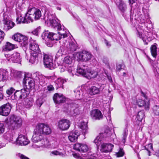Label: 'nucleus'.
<instances>
[{"mask_svg":"<svg viewBox=\"0 0 159 159\" xmlns=\"http://www.w3.org/2000/svg\"><path fill=\"white\" fill-rule=\"evenodd\" d=\"M10 130L3 135V138L9 142L13 141L15 134V130L20 127L22 124L20 118L14 115L8 116L5 120Z\"/></svg>","mask_w":159,"mask_h":159,"instance_id":"nucleus-1","label":"nucleus"},{"mask_svg":"<svg viewBox=\"0 0 159 159\" xmlns=\"http://www.w3.org/2000/svg\"><path fill=\"white\" fill-rule=\"evenodd\" d=\"M51 132V130L48 125L44 123H39L34 129L32 141L34 143L40 141L43 139L44 134L48 135Z\"/></svg>","mask_w":159,"mask_h":159,"instance_id":"nucleus-2","label":"nucleus"},{"mask_svg":"<svg viewBox=\"0 0 159 159\" xmlns=\"http://www.w3.org/2000/svg\"><path fill=\"white\" fill-rule=\"evenodd\" d=\"M41 16V12L39 9L34 7H32L29 9L27 12L25 14L23 20H22V17L20 16L21 18H20V20L18 22L17 24L20 23L21 22L23 23H28L30 21L32 22L33 19L35 20L39 19Z\"/></svg>","mask_w":159,"mask_h":159,"instance_id":"nucleus-3","label":"nucleus"},{"mask_svg":"<svg viewBox=\"0 0 159 159\" xmlns=\"http://www.w3.org/2000/svg\"><path fill=\"white\" fill-rule=\"evenodd\" d=\"M77 72L83 76L88 78H94L98 76V72L92 70L87 66L83 65L81 66H78L77 69Z\"/></svg>","mask_w":159,"mask_h":159,"instance_id":"nucleus-4","label":"nucleus"},{"mask_svg":"<svg viewBox=\"0 0 159 159\" xmlns=\"http://www.w3.org/2000/svg\"><path fill=\"white\" fill-rule=\"evenodd\" d=\"M110 129H107L103 133L99 134L95 139L94 140V142L97 146H99L102 143V142L105 140V139L108 138L111 136H113Z\"/></svg>","mask_w":159,"mask_h":159,"instance_id":"nucleus-5","label":"nucleus"},{"mask_svg":"<svg viewBox=\"0 0 159 159\" xmlns=\"http://www.w3.org/2000/svg\"><path fill=\"white\" fill-rule=\"evenodd\" d=\"M59 20L57 18L56 19H55L51 21L49 23L52 27L57 29V33L59 34V39H60L62 38V36L63 38H64L67 37V35L66 34L62 32L64 31V30H62L61 25L59 23Z\"/></svg>","mask_w":159,"mask_h":159,"instance_id":"nucleus-6","label":"nucleus"},{"mask_svg":"<svg viewBox=\"0 0 159 159\" xmlns=\"http://www.w3.org/2000/svg\"><path fill=\"white\" fill-rule=\"evenodd\" d=\"M53 58L52 56L48 54L43 53V62L46 68L52 70L56 67L53 63Z\"/></svg>","mask_w":159,"mask_h":159,"instance_id":"nucleus-7","label":"nucleus"},{"mask_svg":"<svg viewBox=\"0 0 159 159\" xmlns=\"http://www.w3.org/2000/svg\"><path fill=\"white\" fill-rule=\"evenodd\" d=\"M76 56L80 60L85 62L89 61L92 57V55L90 52L86 51L77 53Z\"/></svg>","mask_w":159,"mask_h":159,"instance_id":"nucleus-8","label":"nucleus"},{"mask_svg":"<svg viewBox=\"0 0 159 159\" xmlns=\"http://www.w3.org/2000/svg\"><path fill=\"white\" fill-rule=\"evenodd\" d=\"M21 37H22V39H20V43L21 46L25 53V58L27 59H29V57L27 56V52H26L27 49H28L29 41L28 38L27 37L23 35H22Z\"/></svg>","mask_w":159,"mask_h":159,"instance_id":"nucleus-9","label":"nucleus"},{"mask_svg":"<svg viewBox=\"0 0 159 159\" xmlns=\"http://www.w3.org/2000/svg\"><path fill=\"white\" fill-rule=\"evenodd\" d=\"M11 109V105L9 103L0 107V115L7 116L10 114Z\"/></svg>","mask_w":159,"mask_h":159,"instance_id":"nucleus-10","label":"nucleus"},{"mask_svg":"<svg viewBox=\"0 0 159 159\" xmlns=\"http://www.w3.org/2000/svg\"><path fill=\"white\" fill-rule=\"evenodd\" d=\"M27 56L29 57V59L26 58L27 60H29L30 62L32 64H37L39 61V59H41L42 57V54H37L33 52H30V56L29 57L27 54Z\"/></svg>","mask_w":159,"mask_h":159,"instance_id":"nucleus-11","label":"nucleus"},{"mask_svg":"<svg viewBox=\"0 0 159 159\" xmlns=\"http://www.w3.org/2000/svg\"><path fill=\"white\" fill-rule=\"evenodd\" d=\"M74 149L82 153L87 152L89 150V148L85 144L76 143L73 146Z\"/></svg>","mask_w":159,"mask_h":159,"instance_id":"nucleus-12","label":"nucleus"},{"mask_svg":"<svg viewBox=\"0 0 159 159\" xmlns=\"http://www.w3.org/2000/svg\"><path fill=\"white\" fill-rule=\"evenodd\" d=\"M70 124L69 120L66 119H62L58 122V127L62 130H66L70 127Z\"/></svg>","mask_w":159,"mask_h":159,"instance_id":"nucleus-13","label":"nucleus"},{"mask_svg":"<svg viewBox=\"0 0 159 159\" xmlns=\"http://www.w3.org/2000/svg\"><path fill=\"white\" fill-rule=\"evenodd\" d=\"M53 99L55 103L59 104L64 102L66 101V98L62 94L56 93L53 97Z\"/></svg>","mask_w":159,"mask_h":159,"instance_id":"nucleus-14","label":"nucleus"},{"mask_svg":"<svg viewBox=\"0 0 159 159\" xmlns=\"http://www.w3.org/2000/svg\"><path fill=\"white\" fill-rule=\"evenodd\" d=\"M115 3L119 9L122 13H124L127 10V5L123 0H116ZM122 15L126 19V17L124 16V14H122Z\"/></svg>","mask_w":159,"mask_h":159,"instance_id":"nucleus-15","label":"nucleus"},{"mask_svg":"<svg viewBox=\"0 0 159 159\" xmlns=\"http://www.w3.org/2000/svg\"><path fill=\"white\" fill-rule=\"evenodd\" d=\"M16 141L17 144L21 146H25L28 145L30 141L25 136L20 134L19 135Z\"/></svg>","mask_w":159,"mask_h":159,"instance_id":"nucleus-16","label":"nucleus"},{"mask_svg":"<svg viewBox=\"0 0 159 159\" xmlns=\"http://www.w3.org/2000/svg\"><path fill=\"white\" fill-rule=\"evenodd\" d=\"M103 85L101 84L100 88H98L95 86H93L89 88V94L91 96H93L95 95L99 94L100 93L102 89V90L104 87L102 88V86Z\"/></svg>","mask_w":159,"mask_h":159,"instance_id":"nucleus-17","label":"nucleus"},{"mask_svg":"<svg viewBox=\"0 0 159 159\" xmlns=\"http://www.w3.org/2000/svg\"><path fill=\"white\" fill-rule=\"evenodd\" d=\"M24 78L23 80V83L24 85H25L26 83V81L29 80L28 81V88H27V89L29 90L30 89H32L34 88L35 84L36 81L33 80H30V78L28 77H27L25 74H24Z\"/></svg>","mask_w":159,"mask_h":159,"instance_id":"nucleus-18","label":"nucleus"},{"mask_svg":"<svg viewBox=\"0 0 159 159\" xmlns=\"http://www.w3.org/2000/svg\"><path fill=\"white\" fill-rule=\"evenodd\" d=\"M91 117L95 120H100L103 117L101 111L98 109H95L91 111L90 113Z\"/></svg>","mask_w":159,"mask_h":159,"instance_id":"nucleus-19","label":"nucleus"},{"mask_svg":"<svg viewBox=\"0 0 159 159\" xmlns=\"http://www.w3.org/2000/svg\"><path fill=\"white\" fill-rule=\"evenodd\" d=\"M28 49L29 50L27 49V50H31V51L30 52L39 54H42L38 45L34 43H29V48Z\"/></svg>","mask_w":159,"mask_h":159,"instance_id":"nucleus-20","label":"nucleus"},{"mask_svg":"<svg viewBox=\"0 0 159 159\" xmlns=\"http://www.w3.org/2000/svg\"><path fill=\"white\" fill-rule=\"evenodd\" d=\"M3 23L4 25L3 29L6 31L12 28L15 25V24L13 22L7 19L3 20Z\"/></svg>","mask_w":159,"mask_h":159,"instance_id":"nucleus-21","label":"nucleus"},{"mask_svg":"<svg viewBox=\"0 0 159 159\" xmlns=\"http://www.w3.org/2000/svg\"><path fill=\"white\" fill-rule=\"evenodd\" d=\"M137 103L139 107H144V108L146 110H149V109L150 105L149 100L145 102L144 100L139 99L137 101Z\"/></svg>","mask_w":159,"mask_h":159,"instance_id":"nucleus-22","label":"nucleus"},{"mask_svg":"<svg viewBox=\"0 0 159 159\" xmlns=\"http://www.w3.org/2000/svg\"><path fill=\"white\" fill-rule=\"evenodd\" d=\"M8 60L11 61L14 63H20L21 61V58L20 53L17 52L14 53L12 54V57Z\"/></svg>","mask_w":159,"mask_h":159,"instance_id":"nucleus-23","label":"nucleus"},{"mask_svg":"<svg viewBox=\"0 0 159 159\" xmlns=\"http://www.w3.org/2000/svg\"><path fill=\"white\" fill-rule=\"evenodd\" d=\"M80 135L79 132L77 130L73 131L70 133L68 138L71 142H75L77 140L78 136Z\"/></svg>","mask_w":159,"mask_h":159,"instance_id":"nucleus-24","label":"nucleus"},{"mask_svg":"<svg viewBox=\"0 0 159 159\" xmlns=\"http://www.w3.org/2000/svg\"><path fill=\"white\" fill-rule=\"evenodd\" d=\"M114 145L111 143H103L101 145L102 151L105 152H108L112 151Z\"/></svg>","mask_w":159,"mask_h":159,"instance_id":"nucleus-25","label":"nucleus"},{"mask_svg":"<svg viewBox=\"0 0 159 159\" xmlns=\"http://www.w3.org/2000/svg\"><path fill=\"white\" fill-rule=\"evenodd\" d=\"M57 18L56 17L55 13H51L49 12L46 13L45 12L44 14V17L43 19L46 21H48L50 22Z\"/></svg>","mask_w":159,"mask_h":159,"instance_id":"nucleus-26","label":"nucleus"},{"mask_svg":"<svg viewBox=\"0 0 159 159\" xmlns=\"http://www.w3.org/2000/svg\"><path fill=\"white\" fill-rule=\"evenodd\" d=\"M141 25V24L139 25L138 27L137 28V32L136 34L138 37L142 39L145 44H147V42H146V40H145V38L144 37L143 34H142V33L141 31H139V30H138L140 29L141 30H142L143 29V26Z\"/></svg>","mask_w":159,"mask_h":159,"instance_id":"nucleus-27","label":"nucleus"},{"mask_svg":"<svg viewBox=\"0 0 159 159\" xmlns=\"http://www.w3.org/2000/svg\"><path fill=\"white\" fill-rule=\"evenodd\" d=\"M15 48L14 45L9 42H6L5 45L2 47V51H10L13 49Z\"/></svg>","mask_w":159,"mask_h":159,"instance_id":"nucleus-28","label":"nucleus"},{"mask_svg":"<svg viewBox=\"0 0 159 159\" xmlns=\"http://www.w3.org/2000/svg\"><path fill=\"white\" fill-rule=\"evenodd\" d=\"M129 120L127 121L126 124H125V128L124 129L122 134V140L124 143H125L126 142V138L128 135V129L129 126Z\"/></svg>","mask_w":159,"mask_h":159,"instance_id":"nucleus-29","label":"nucleus"},{"mask_svg":"<svg viewBox=\"0 0 159 159\" xmlns=\"http://www.w3.org/2000/svg\"><path fill=\"white\" fill-rule=\"evenodd\" d=\"M33 98L30 97L25 99L24 104L26 108H29L33 106Z\"/></svg>","mask_w":159,"mask_h":159,"instance_id":"nucleus-30","label":"nucleus"},{"mask_svg":"<svg viewBox=\"0 0 159 159\" xmlns=\"http://www.w3.org/2000/svg\"><path fill=\"white\" fill-rule=\"evenodd\" d=\"M20 90V92L21 93V100L25 99L26 97H27L28 95L30 93V91L27 89H27L25 88L22 89Z\"/></svg>","mask_w":159,"mask_h":159,"instance_id":"nucleus-31","label":"nucleus"},{"mask_svg":"<svg viewBox=\"0 0 159 159\" xmlns=\"http://www.w3.org/2000/svg\"><path fill=\"white\" fill-rule=\"evenodd\" d=\"M157 44L155 43L153 45H152L150 48L152 56L156 58L157 55Z\"/></svg>","mask_w":159,"mask_h":159,"instance_id":"nucleus-32","label":"nucleus"},{"mask_svg":"<svg viewBox=\"0 0 159 159\" xmlns=\"http://www.w3.org/2000/svg\"><path fill=\"white\" fill-rule=\"evenodd\" d=\"M79 127L83 131V133H86L87 130L88 129V127L87 123L83 122L80 123L78 125Z\"/></svg>","mask_w":159,"mask_h":159,"instance_id":"nucleus-33","label":"nucleus"},{"mask_svg":"<svg viewBox=\"0 0 159 159\" xmlns=\"http://www.w3.org/2000/svg\"><path fill=\"white\" fill-rule=\"evenodd\" d=\"M66 81L64 79H58L56 82V84L57 85V89L58 88H63V84L65 82H66Z\"/></svg>","mask_w":159,"mask_h":159,"instance_id":"nucleus-34","label":"nucleus"},{"mask_svg":"<svg viewBox=\"0 0 159 159\" xmlns=\"http://www.w3.org/2000/svg\"><path fill=\"white\" fill-rule=\"evenodd\" d=\"M20 94V90H16L14 92V95L12 96L11 98L12 99L21 100Z\"/></svg>","mask_w":159,"mask_h":159,"instance_id":"nucleus-35","label":"nucleus"},{"mask_svg":"<svg viewBox=\"0 0 159 159\" xmlns=\"http://www.w3.org/2000/svg\"><path fill=\"white\" fill-rule=\"evenodd\" d=\"M74 58L72 57L69 56H67L64 57V62L67 64L70 65L73 61Z\"/></svg>","mask_w":159,"mask_h":159,"instance_id":"nucleus-36","label":"nucleus"},{"mask_svg":"<svg viewBox=\"0 0 159 159\" xmlns=\"http://www.w3.org/2000/svg\"><path fill=\"white\" fill-rule=\"evenodd\" d=\"M145 115L143 111H139L136 118V120L141 121L143 118H145Z\"/></svg>","mask_w":159,"mask_h":159,"instance_id":"nucleus-37","label":"nucleus"},{"mask_svg":"<svg viewBox=\"0 0 159 159\" xmlns=\"http://www.w3.org/2000/svg\"><path fill=\"white\" fill-rule=\"evenodd\" d=\"M56 35V34L48 31L47 36V39H48V41L57 40L58 39L55 37Z\"/></svg>","mask_w":159,"mask_h":159,"instance_id":"nucleus-38","label":"nucleus"},{"mask_svg":"<svg viewBox=\"0 0 159 159\" xmlns=\"http://www.w3.org/2000/svg\"><path fill=\"white\" fill-rule=\"evenodd\" d=\"M0 75L2 76V81H3L6 80L8 78V73L6 70H2L0 72Z\"/></svg>","mask_w":159,"mask_h":159,"instance_id":"nucleus-39","label":"nucleus"},{"mask_svg":"<svg viewBox=\"0 0 159 159\" xmlns=\"http://www.w3.org/2000/svg\"><path fill=\"white\" fill-rule=\"evenodd\" d=\"M34 75H36L34 80L36 81V84H38V82L45 81V78L42 75H38L37 76V74H35Z\"/></svg>","mask_w":159,"mask_h":159,"instance_id":"nucleus-40","label":"nucleus"},{"mask_svg":"<svg viewBox=\"0 0 159 159\" xmlns=\"http://www.w3.org/2000/svg\"><path fill=\"white\" fill-rule=\"evenodd\" d=\"M74 92L75 93V96L78 99H81L83 98V93L82 90H74Z\"/></svg>","mask_w":159,"mask_h":159,"instance_id":"nucleus-41","label":"nucleus"},{"mask_svg":"<svg viewBox=\"0 0 159 159\" xmlns=\"http://www.w3.org/2000/svg\"><path fill=\"white\" fill-rule=\"evenodd\" d=\"M69 48L70 49V51L71 52H73L76 51L77 48V47L76 46L75 43L71 41L69 43Z\"/></svg>","mask_w":159,"mask_h":159,"instance_id":"nucleus-42","label":"nucleus"},{"mask_svg":"<svg viewBox=\"0 0 159 159\" xmlns=\"http://www.w3.org/2000/svg\"><path fill=\"white\" fill-rule=\"evenodd\" d=\"M125 154V152L123 148H119L118 151L116 153V155L117 157H120L123 156Z\"/></svg>","mask_w":159,"mask_h":159,"instance_id":"nucleus-43","label":"nucleus"},{"mask_svg":"<svg viewBox=\"0 0 159 159\" xmlns=\"http://www.w3.org/2000/svg\"><path fill=\"white\" fill-rule=\"evenodd\" d=\"M144 149L148 151V155L150 156L151 155V152L150 150H153L152 145V143H149L148 145V148L145 146L144 147Z\"/></svg>","mask_w":159,"mask_h":159,"instance_id":"nucleus-44","label":"nucleus"},{"mask_svg":"<svg viewBox=\"0 0 159 159\" xmlns=\"http://www.w3.org/2000/svg\"><path fill=\"white\" fill-rule=\"evenodd\" d=\"M22 35L19 33L15 34L12 37V39L15 41L20 42V39H22L21 37Z\"/></svg>","mask_w":159,"mask_h":159,"instance_id":"nucleus-45","label":"nucleus"},{"mask_svg":"<svg viewBox=\"0 0 159 159\" xmlns=\"http://www.w3.org/2000/svg\"><path fill=\"white\" fill-rule=\"evenodd\" d=\"M50 155L51 156L59 155L60 156H64V154L62 153L57 151H54L50 152Z\"/></svg>","mask_w":159,"mask_h":159,"instance_id":"nucleus-46","label":"nucleus"},{"mask_svg":"<svg viewBox=\"0 0 159 159\" xmlns=\"http://www.w3.org/2000/svg\"><path fill=\"white\" fill-rule=\"evenodd\" d=\"M146 8L147 7H145V6H143L142 7V11L145 17L148 18L149 17V15L148 13V10Z\"/></svg>","mask_w":159,"mask_h":159,"instance_id":"nucleus-47","label":"nucleus"},{"mask_svg":"<svg viewBox=\"0 0 159 159\" xmlns=\"http://www.w3.org/2000/svg\"><path fill=\"white\" fill-rule=\"evenodd\" d=\"M41 30V27L39 26L32 31V33L34 35L38 36L40 33Z\"/></svg>","mask_w":159,"mask_h":159,"instance_id":"nucleus-48","label":"nucleus"},{"mask_svg":"<svg viewBox=\"0 0 159 159\" xmlns=\"http://www.w3.org/2000/svg\"><path fill=\"white\" fill-rule=\"evenodd\" d=\"M153 112L155 115H159V106L155 105L153 108Z\"/></svg>","mask_w":159,"mask_h":159,"instance_id":"nucleus-49","label":"nucleus"},{"mask_svg":"<svg viewBox=\"0 0 159 159\" xmlns=\"http://www.w3.org/2000/svg\"><path fill=\"white\" fill-rule=\"evenodd\" d=\"M44 101V100L42 98H38L36 101L37 105L39 107L41 106Z\"/></svg>","mask_w":159,"mask_h":159,"instance_id":"nucleus-50","label":"nucleus"},{"mask_svg":"<svg viewBox=\"0 0 159 159\" xmlns=\"http://www.w3.org/2000/svg\"><path fill=\"white\" fill-rule=\"evenodd\" d=\"M15 91V89L11 87L7 90L6 93L9 96L12 94Z\"/></svg>","mask_w":159,"mask_h":159,"instance_id":"nucleus-51","label":"nucleus"},{"mask_svg":"<svg viewBox=\"0 0 159 159\" xmlns=\"http://www.w3.org/2000/svg\"><path fill=\"white\" fill-rule=\"evenodd\" d=\"M5 127L3 123L0 121V135L2 134L4 132Z\"/></svg>","mask_w":159,"mask_h":159,"instance_id":"nucleus-52","label":"nucleus"},{"mask_svg":"<svg viewBox=\"0 0 159 159\" xmlns=\"http://www.w3.org/2000/svg\"><path fill=\"white\" fill-rule=\"evenodd\" d=\"M14 76L17 78H20L22 76V73L20 71H15L14 74Z\"/></svg>","mask_w":159,"mask_h":159,"instance_id":"nucleus-53","label":"nucleus"},{"mask_svg":"<svg viewBox=\"0 0 159 159\" xmlns=\"http://www.w3.org/2000/svg\"><path fill=\"white\" fill-rule=\"evenodd\" d=\"M71 114L73 116H76L77 115L79 114V109L77 108H76L73 111H71Z\"/></svg>","mask_w":159,"mask_h":159,"instance_id":"nucleus-54","label":"nucleus"},{"mask_svg":"<svg viewBox=\"0 0 159 159\" xmlns=\"http://www.w3.org/2000/svg\"><path fill=\"white\" fill-rule=\"evenodd\" d=\"M145 34V36H146V38L145 37V38H147V39L148 41H149L150 40H151V38H152V37H151V36L150 35L151 34H152V33L150 32L149 33L148 32H146ZM145 38V37H144ZM145 40H146V42H147V43H148V42L147 41V40L146 39H145Z\"/></svg>","mask_w":159,"mask_h":159,"instance_id":"nucleus-55","label":"nucleus"},{"mask_svg":"<svg viewBox=\"0 0 159 159\" xmlns=\"http://www.w3.org/2000/svg\"><path fill=\"white\" fill-rule=\"evenodd\" d=\"M48 30H47V31L45 30L44 32L42 34V37L43 39H47V36H48Z\"/></svg>","mask_w":159,"mask_h":159,"instance_id":"nucleus-56","label":"nucleus"},{"mask_svg":"<svg viewBox=\"0 0 159 159\" xmlns=\"http://www.w3.org/2000/svg\"><path fill=\"white\" fill-rule=\"evenodd\" d=\"M136 1L137 0H129V4L131 5V7H133V5L135 6L137 5Z\"/></svg>","mask_w":159,"mask_h":159,"instance_id":"nucleus-57","label":"nucleus"},{"mask_svg":"<svg viewBox=\"0 0 159 159\" xmlns=\"http://www.w3.org/2000/svg\"><path fill=\"white\" fill-rule=\"evenodd\" d=\"M63 54L62 52V50L61 49H59L57 52L56 55L55 56L56 58H58L60 56H61Z\"/></svg>","mask_w":159,"mask_h":159,"instance_id":"nucleus-58","label":"nucleus"},{"mask_svg":"<svg viewBox=\"0 0 159 159\" xmlns=\"http://www.w3.org/2000/svg\"><path fill=\"white\" fill-rule=\"evenodd\" d=\"M47 89L48 91H49L50 92L52 91H53L54 90V88L53 86L51 85H48L47 87Z\"/></svg>","mask_w":159,"mask_h":159,"instance_id":"nucleus-59","label":"nucleus"},{"mask_svg":"<svg viewBox=\"0 0 159 159\" xmlns=\"http://www.w3.org/2000/svg\"><path fill=\"white\" fill-rule=\"evenodd\" d=\"M104 43L107 48H109L111 47V44L110 42L105 39L104 40Z\"/></svg>","mask_w":159,"mask_h":159,"instance_id":"nucleus-60","label":"nucleus"},{"mask_svg":"<svg viewBox=\"0 0 159 159\" xmlns=\"http://www.w3.org/2000/svg\"><path fill=\"white\" fill-rule=\"evenodd\" d=\"M3 95L2 93V89L1 87H0V101L3 99Z\"/></svg>","mask_w":159,"mask_h":159,"instance_id":"nucleus-61","label":"nucleus"},{"mask_svg":"<svg viewBox=\"0 0 159 159\" xmlns=\"http://www.w3.org/2000/svg\"><path fill=\"white\" fill-rule=\"evenodd\" d=\"M12 54H11L10 53H4V56L8 60V59H7V58L10 57H11Z\"/></svg>","mask_w":159,"mask_h":159,"instance_id":"nucleus-62","label":"nucleus"},{"mask_svg":"<svg viewBox=\"0 0 159 159\" xmlns=\"http://www.w3.org/2000/svg\"><path fill=\"white\" fill-rule=\"evenodd\" d=\"M121 69V65L120 64L116 65V70L118 71H120Z\"/></svg>","mask_w":159,"mask_h":159,"instance_id":"nucleus-63","label":"nucleus"},{"mask_svg":"<svg viewBox=\"0 0 159 159\" xmlns=\"http://www.w3.org/2000/svg\"><path fill=\"white\" fill-rule=\"evenodd\" d=\"M154 155L159 157V148L155 152Z\"/></svg>","mask_w":159,"mask_h":159,"instance_id":"nucleus-64","label":"nucleus"}]
</instances>
